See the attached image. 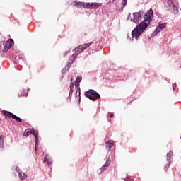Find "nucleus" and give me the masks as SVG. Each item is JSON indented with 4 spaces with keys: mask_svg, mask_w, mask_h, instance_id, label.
Segmentation results:
<instances>
[{
    "mask_svg": "<svg viewBox=\"0 0 181 181\" xmlns=\"http://www.w3.org/2000/svg\"><path fill=\"white\" fill-rule=\"evenodd\" d=\"M167 4H168L169 6H173V1L172 0H168Z\"/></svg>",
    "mask_w": 181,
    "mask_h": 181,
    "instance_id": "21",
    "label": "nucleus"
},
{
    "mask_svg": "<svg viewBox=\"0 0 181 181\" xmlns=\"http://www.w3.org/2000/svg\"><path fill=\"white\" fill-rule=\"evenodd\" d=\"M30 134V129H28L24 132L23 135L24 136H29Z\"/></svg>",
    "mask_w": 181,
    "mask_h": 181,
    "instance_id": "19",
    "label": "nucleus"
},
{
    "mask_svg": "<svg viewBox=\"0 0 181 181\" xmlns=\"http://www.w3.org/2000/svg\"><path fill=\"white\" fill-rule=\"evenodd\" d=\"M16 170H17L18 173V177L19 179H21V180H25V179L28 177V175L25 173H23L22 170H21V169H19L18 167H16Z\"/></svg>",
    "mask_w": 181,
    "mask_h": 181,
    "instance_id": "8",
    "label": "nucleus"
},
{
    "mask_svg": "<svg viewBox=\"0 0 181 181\" xmlns=\"http://www.w3.org/2000/svg\"><path fill=\"white\" fill-rule=\"evenodd\" d=\"M128 0H122V3L120 4V6H119V11H122V9H124V8H125V6H127V2Z\"/></svg>",
    "mask_w": 181,
    "mask_h": 181,
    "instance_id": "14",
    "label": "nucleus"
},
{
    "mask_svg": "<svg viewBox=\"0 0 181 181\" xmlns=\"http://www.w3.org/2000/svg\"><path fill=\"white\" fill-rule=\"evenodd\" d=\"M175 88H176V85H175V83H173V90H175Z\"/></svg>",
    "mask_w": 181,
    "mask_h": 181,
    "instance_id": "22",
    "label": "nucleus"
},
{
    "mask_svg": "<svg viewBox=\"0 0 181 181\" xmlns=\"http://www.w3.org/2000/svg\"><path fill=\"white\" fill-rule=\"evenodd\" d=\"M114 146V141L112 140H110L105 143V147L107 149H111Z\"/></svg>",
    "mask_w": 181,
    "mask_h": 181,
    "instance_id": "13",
    "label": "nucleus"
},
{
    "mask_svg": "<svg viewBox=\"0 0 181 181\" xmlns=\"http://www.w3.org/2000/svg\"><path fill=\"white\" fill-rule=\"evenodd\" d=\"M3 112L4 115L7 117V118H12L13 119L17 121V122H22V119L18 117V116L13 115V113H11V112H8L6 110L3 111Z\"/></svg>",
    "mask_w": 181,
    "mask_h": 181,
    "instance_id": "6",
    "label": "nucleus"
},
{
    "mask_svg": "<svg viewBox=\"0 0 181 181\" xmlns=\"http://www.w3.org/2000/svg\"><path fill=\"white\" fill-rule=\"evenodd\" d=\"M44 162H47V165H52V163H53L52 159H49V156L47 155L45 157Z\"/></svg>",
    "mask_w": 181,
    "mask_h": 181,
    "instance_id": "15",
    "label": "nucleus"
},
{
    "mask_svg": "<svg viewBox=\"0 0 181 181\" xmlns=\"http://www.w3.org/2000/svg\"><path fill=\"white\" fill-rule=\"evenodd\" d=\"M171 156H173V152L172 151H170L169 153L167 154V160H169V165H170V158Z\"/></svg>",
    "mask_w": 181,
    "mask_h": 181,
    "instance_id": "16",
    "label": "nucleus"
},
{
    "mask_svg": "<svg viewBox=\"0 0 181 181\" xmlns=\"http://www.w3.org/2000/svg\"><path fill=\"white\" fill-rule=\"evenodd\" d=\"M90 46H91V42H89L88 44H84L83 45H81L76 47L75 49V52L72 54L71 57L69 59V64H73L76 57H77V56H78L80 53H81L82 52H84L86 49H87L88 47H90Z\"/></svg>",
    "mask_w": 181,
    "mask_h": 181,
    "instance_id": "2",
    "label": "nucleus"
},
{
    "mask_svg": "<svg viewBox=\"0 0 181 181\" xmlns=\"http://www.w3.org/2000/svg\"><path fill=\"white\" fill-rule=\"evenodd\" d=\"M3 45L6 49H11V47H12V45H13V40L10 39L8 41H4Z\"/></svg>",
    "mask_w": 181,
    "mask_h": 181,
    "instance_id": "11",
    "label": "nucleus"
},
{
    "mask_svg": "<svg viewBox=\"0 0 181 181\" xmlns=\"http://www.w3.org/2000/svg\"><path fill=\"white\" fill-rule=\"evenodd\" d=\"M81 80H83V77L81 76H78L75 81L76 88L80 90V83H81Z\"/></svg>",
    "mask_w": 181,
    "mask_h": 181,
    "instance_id": "12",
    "label": "nucleus"
},
{
    "mask_svg": "<svg viewBox=\"0 0 181 181\" xmlns=\"http://www.w3.org/2000/svg\"><path fill=\"white\" fill-rule=\"evenodd\" d=\"M165 170H168V169H169V165L166 166V167L165 168Z\"/></svg>",
    "mask_w": 181,
    "mask_h": 181,
    "instance_id": "23",
    "label": "nucleus"
},
{
    "mask_svg": "<svg viewBox=\"0 0 181 181\" xmlns=\"http://www.w3.org/2000/svg\"><path fill=\"white\" fill-rule=\"evenodd\" d=\"M114 1H115V0H112V2H114Z\"/></svg>",
    "mask_w": 181,
    "mask_h": 181,
    "instance_id": "25",
    "label": "nucleus"
},
{
    "mask_svg": "<svg viewBox=\"0 0 181 181\" xmlns=\"http://www.w3.org/2000/svg\"><path fill=\"white\" fill-rule=\"evenodd\" d=\"M111 165V161H110V157L107 158V160L106 161L105 164L102 166V168H100L99 173H101L108 168Z\"/></svg>",
    "mask_w": 181,
    "mask_h": 181,
    "instance_id": "10",
    "label": "nucleus"
},
{
    "mask_svg": "<svg viewBox=\"0 0 181 181\" xmlns=\"http://www.w3.org/2000/svg\"><path fill=\"white\" fill-rule=\"evenodd\" d=\"M110 117V118H112V117H114V114H111Z\"/></svg>",
    "mask_w": 181,
    "mask_h": 181,
    "instance_id": "24",
    "label": "nucleus"
},
{
    "mask_svg": "<svg viewBox=\"0 0 181 181\" xmlns=\"http://www.w3.org/2000/svg\"><path fill=\"white\" fill-rule=\"evenodd\" d=\"M85 95L92 101H95L96 100H100V98H101L100 94L96 93L94 90H90L89 91L85 92Z\"/></svg>",
    "mask_w": 181,
    "mask_h": 181,
    "instance_id": "5",
    "label": "nucleus"
},
{
    "mask_svg": "<svg viewBox=\"0 0 181 181\" xmlns=\"http://www.w3.org/2000/svg\"><path fill=\"white\" fill-rule=\"evenodd\" d=\"M76 5L77 6H83L85 9H98V8H100L103 4L97 2H77Z\"/></svg>",
    "mask_w": 181,
    "mask_h": 181,
    "instance_id": "4",
    "label": "nucleus"
},
{
    "mask_svg": "<svg viewBox=\"0 0 181 181\" xmlns=\"http://www.w3.org/2000/svg\"><path fill=\"white\" fill-rule=\"evenodd\" d=\"M73 88H74V83H73V78H71L70 84V90L71 92H73Z\"/></svg>",
    "mask_w": 181,
    "mask_h": 181,
    "instance_id": "20",
    "label": "nucleus"
},
{
    "mask_svg": "<svg viewBox=\"0 0 181 181\" xmlns=\"http://www.w3.org/2000/svg\"><path fill=\"white\" fill-rule=\"evenodd\" d=\"M144 15V11L140 10L139 12H134L133 13H129L127 19L134 23L138 25L139 22L142 21V16Z\"/></svg>",
    "mask_w": 181,
    "mask_h": 181,
    "instance_id": "3",
    "label": "nucleus"
},
{
    "mask_svg": "<svg viewBox=\"0 0 181 181\" xmlns=\"http://www.w3.org/2000/svg\"><path fill=\"white\" fill-rule=\"evenodd\" d=\"M166 26H167L166 23L158 24V26L156 27L154 32L151 34V37H153L156 36V35H158V33H159V32H160V30H162V29H165V28H166Z\"/></svg>",
    "mask_w": 181,
    "mask_h": 181,
    "instance_id": "7",
    "label": "nucleus"
},
{
    "mask_svg": "<svg viewBox=\"0 0 181 181\" xmlns=\"http://www.w3.org/2000/svg\"><path fill=\"white\" fill-rule=\"evenodd\" d=\"M144 21L137 25L136 28L132 32V36L133 39L138 40L141 35L145 32L148 26L151 25L152 19H153V10L151 8L144 16Z\"/></svg>",
    "mask_w": 181,
    "mask_h": 181,
    "instance_id": "1",
    "label": "nucleus"
},
{
    "mask_svg": "<svg viewBox=\"0 0 181 181\" xmlns=\"http://www.w3.org/2000/svg\"><path fill=\"white\" fill-rule=\"evenodd\" d=\"M30 134L35 136V151H37V146H39V139L37 138V134L34 129H30Z\"/></svg>",
    "mask_w": 181,
    "mask_h": 181,
    "instance_id": "9",
    "label": "nucleus"
},
{
    "mask_svg": "<svg viewBox=\"0 0 181 181\" xmlns=\"http://www.w3.org/2000/svg\"><path fill=\"white\" fill-rule=\"evenodd\" d=\"M0 148H4V136H0Z\"/></svg>",
    "mask_w": 181,
    "mask_h": 181,
    "instance_id": "18",
    "label": "nucleus"
},
{
    "mask_svg": "<svg viewBox=\"0 0 181 181\" xmlns=\"http://www.w3.org/2000/svg\"><path fill=\"white\" fill-rule=\"evenodd\" d=\"M172 8L173 9L174 13H177V12H179V9L177 8V6H176V5L173 4Z\"/></svg>",
    "mask_w": 181,
    "mask_h": 181,
    "instance_id": "17",
    "label": "nucleus"
}]
</instances>
